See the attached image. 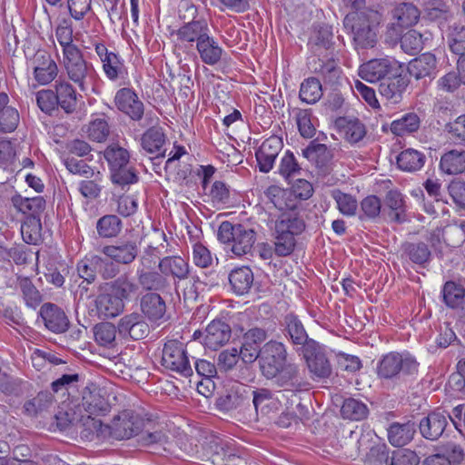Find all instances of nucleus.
<instances>
[{
    "instance_id": "c03bdc74",
    "label": "nucleus",
    "mask_w": 465,
    "mask_h": 465,
    "mask_svg": "<svg viewBox=\"0 0 465 465\" xmlns=\"http://www.w3.org/2000/svg\"><path fill=\"white\" fill-rule=\"evenodd\" d=\"M420 126V118L416 113H406L391 122L390 130L396 136H405L417 132Z\"/></svg>"
},
{
    "instance_id": "5701e85b",
    "label": "nucleus",
    "mask_w": 465,
    "mask_h": 465,
    "mask_svg": "<svg viewBox=\"0 0 465 465\" xmlns=\"http://www.w3.org/2000/svg\"><path fill=\"white\" fill-rule=\"evenodd\" d=\"M409 85V79L403 75L401 71L395 74H391L389 77L381 82L379 85V93L388 102L391 104H399L402 99V94Z\"/></svg>"
},
{
    "instance_id": "f8f14e48",
    "label": "nucleus",
    "mask_w": 465,
    "mask_h": 465,
    "mask_svg": "<svg viewBox=\"0 0 465 465\" xmlns=\"http://www.w3.org/2000/svg\"><path fill=\"white\" fill-rule=\"evenodd\" d=\"M101 252L116 264L130 265L139 255L140 244L134 239H119L113 244L104 246Z\"/></svg>"
},
{
    "instance_id": "3c124183",
    "label": "nucleus",
    "mask_w": 465,
    "mask_h": 465,
    "mask_svg": "<svg viewBox=\"0 0 465 465\" xmlns=\"http://www.w3.org/2000/svg\"><path fill=\"white\" fill-rule=\"evenodd\" d=\"M100 262L99 255L85 256L77 262L76 270L78 275L83 279L80 287L84 282L90 284L95 281Z\"/></svg>"
},
{
    "instance_id": "e2e57ef3",
    "label": "nucleus",
    "mask_w": 465,
    "mask_h": 465,
    "mask_svg": "<svg viewBox=\"0 0 465 465\" xmlns=\"http://www.w3.org/2000/svg\"><path fill=\"white\" fill-rule=\"evenodd\" d=\"M442 293L446 305L453 309L460 307L465 297L464 288L454 282H447L443 286Z\"/></svg>"
},
{
    "instance_id": "4be33fe9",
    "label": "nucleus",
    "mask_w": 465,
    "mask_h": 465,
    "mask_svg": "<svg viewBox=\"0 0 465 465\" xmlns=\"http://www.w3.org/2000/svg\"><path fill=\"white\" fill-rule=\"evenodd\" d=\"M333 32L331 25H321L312 33L308 45L315 56L327 57L332 54Z\"/></svg>"
},
{
    "instance_id": "c85d7f7f",
    "label": "nucleus",
    "mask_w": 465,
    "mask_h": 465,
    "mask_svg": "<svg viewBox=\"0 0 465 465\" xmlns=\"http://www.w3.org/2000/svg\"><path fill=\"white\" fill-rule=\"evenodd\" d=\"M166 135L160 126H152L147 129L141 137V146L149 154L156 157H164Z\"/></svg>"
},
{
    "instance_id": "69168bd1",
    "label": "nucleus",
    "mask_w": 465,
    "mask_h": 465,
    "mask_svg": "<svg viewBox=\"0 0 465 465\" xmlns=\"http://www.w3.org/2000/svg\"><path fill=\"white\" fill-rule=\"evenodd\" d=\"M302 167L291 151H287L281 159L279 165V173L286 180L300 176Z\"/></svg>"
},
{
    "instance_id": "b1692460",
    "label": "nucleus",
    "mask_w": 465,
    "mask_h": 465,
    "mask_svg": "<svg viewBox=\"0 0 465 465\" xmlns=\"http://www.w3.org/2000/svg\"><path fill=\"white\" fill-rule=\"evenodd\" d=\"M282 331L292 344L301 345L302 352L307 349L309 342H316L310 339L308 333L301 320L293 313H288L284 316L282 323Z\"/></svg>"
},
{
    "instance_id": "09e8293b",
    "label": "nucleus",
    "mask_w": 465,
    "mask_h": 465,
    "mask_svg": "<svg viewBox=\"0 0 465 465\" xmlns=\"http://www.w3.org/2000/svg\"><path fill=\"white\" fill-rule=\"evenodd\" d=\"M338 124L344 132L345 140L350 143H357L366 135V127L358 118H341Z\"/></svg>"
},
{
    "instance_id": "4468645a",
    "label": "nucleus",
    "mask_w": 465,
    "mask_h": 465,
    "mask_svg": "<svg viewBox=\"0 0 465 465\" xmlns=\"http://www.w3.org/2000/svg\"><path fill=\"white\" fill-rule=\"evenodd\" d=\"M207 34H210V29L204 19L185 22L171 33L176 37V46L180 48L193 47L194 43L200 42Z\"/></svg>"
},
{
    "instance_id": "6ab92c4d",
    "label": "nucleus",
    "mask_w": 465,
    "mask_h": 465,
    "mask_svg": "<svg viewBox=\"0 0 465 465\" xmlns=\"http://www.w3.org/2000/svg\"><path fill=\"white\" fill-rule=\"evenodd\" d=\"M117 329L121 336L130 337L134 341L144 339L150 332L145 317L136 312L122 317L118 322Z\"/></svg>"
},
{
    "instance_id": "9d476101",
    "label": "nucleus",
    "mask_w": 465,
    "mask_h": 465,
    "mask_svg": "<svg viewBox=\"0 0 465 465\" xmlns=\"http://www.w3.org/2000/svg\"><path fill=\"white\" fill-rule=\"evenodd\" d=\"M272 380L277 386L292 392L307 391L311 389L305 370L296 363L286 362Z\"/></svg>"
},
{
    "instance_id": "ea45409f",
    "label": "nucleus",
    "mask_w": 465,
    "mask_h": 465,
    "mask_svg": "<svg viewBox=\"0 0 465 465\" xmlns=\"http://www.w3.org/2000/svg\"><path fill=\"white\" fill-rule=\"evenodd\" d=\"M229 282L236 294L243 295L247 293L252 286V271L248 266L236 268L230 272Z\"/></svg>"
},
{
    "instance_id": "de8ad7c7",
    "label": "nucleus",
    "mask_w": 465,
    "mask_h": 465,
    "mask_svg": "<svg viewBox=\"0 0 465 465\" xmlns=\"http://www.w3.org/2000/svg\"><path fill=\"white\" fill-rule=\"evenodd\" d=\"M95 228L99 237L114 238L121 232L123 223L117 215L105 214L97 220Z\"/></svg>"
},
{
    "instance_id": "c756f323",
    "label": "nucleus",
    "mask_w": 465,
    "mask_h": 465,
    "mask_svg": "<svg viewBox=\"0 0 465 465\" xmlns=\"http://www.w3.org/2000/svg\"><path fill=\"white\" fill-rule=\"evenodd\" d=\"M330 55L323 58L318 56L311 64L312 70L322 77L325 84L334 85L338 84L341 71L332 54Z\"/></svg>"
},
{
    "instance_id": "ddd939ff",
    "label": "nucleus",
    "mask_w": 465,
    "mask_h": 465,
    "mask_svg": "<svg viewBox=\"0 0 465 465\" xmlns=\"http://www.w3.org/2000/svg\"><path fill=\"white\" fill-rule=\"evenodd\" d=\"M143 420L133 411H124L115 417L109 427L112 438L122 440L138 435L142 430Z\"/></svg>"
},
{
    "instance_id": "473e14b6",
    "label": "nucleus",
    "mask_w": 465,
    "mask_h": 465,
    "mask_svg": "<svg viewBox=\"0 0 465 465\" xmlns=\"http://www.w3.org/2000/svg\"><path fill=\"white\" fill-rule=\"evenodd\" d=\"M136 277L139 288L147 291V292H163L170 286L167 278L161 272L138 268Z\"/></svg>"
},
{
    "instance_id": "37998d69",
    "label": "nucleus",
    "mask_w": 465,
    "mask_h": 465,
    "mask_svg": "<svg viewBox=\"0 0 465 465\" xmlns=\"http://www.w3.org/2000/svg\"><path fill=\"white\" fill-rule=\"evenodd\" d=\"M447 39L450 51L458 55L465 54V25L453 22L447 26V29H441Z\"/></svg>"
},
{
    "instance_id": "f704fd0d",
    "label": "nucleus",
    "mask_w": 465,
    "mask_h": 465,
    "mask_svg": "<svg viewBox=\"0 0 465 465\" xmlns=\"http://www.w3.org/2000/svg\"><path fill=\"white\" fill-rule=\"evenodd\" d=\"M108 290L114 292L124 302L137 298L140 293L138 282L130 278L128 274L120 275L106 284Z\"/></svg>"
},
{
    "instance_id": "f3484780",
    "label": "nucleus",
    "mask_w": 465,
    "mask_h": 465,
    "mask_svg": "<svg viewBox=\"0 0 465 465\" xmlns=\"http://www.w3.org/2000/svg\"><path fill=\"white\" fill-rule=\"evenodd\" d=\"M420 16V10L411 3H401L391 11L393 22L389 25V34L396 37L401 35L403 28L414 25Z\"/></svg>"
},
{
    "instance_id": "680f3d73",
    "label": "nucleus",
    "mask_w": 465,
    "mask_h": 465,
    "mask_svg": "<svg viewBox=\"0 0 465 465\" xmlns=\"http://www.w3.org/2000/svg\"><path fill=\"white\" fill-rule=\"evenodd\" d=\"M295 121L300 134L303 138H312L314 136L316 129L312 122V113L311 109H293Z\"/></svg>"
},
{
    "instance_id": "58836bf2",
    "label": "nucleus",
    "mask_w": 465,
    "mask_h": 465,
    "mask_svg": "<svg viewBox=\"0 0 465 465\" xmlns=\"http://www.w3.org/2000/svg\"><path fill=\"white\" fill-rule=\"evenodd\" d=\"M416 432L414 422H393L388 429V440L395 447L407 445L413 439Z\"/></svg>"
},
{
    "instance_id": "c9c22d12",
    "label": "nucleus",
    "mask_w": 465,
    "mask_h": 465,
    "mask_svg": "<svg viewBox=\"0 0 465 465\" xmlns=\"http://www.w3.org/2000/svg\"><path fill=\"white\" fill-rule=\"evenodd\" d=\"M99 314L104 318H114L124 309V302L113 292L100 293L95 299Z\"/></svg>"
},
{
    "instance_id": "20e7f679",
    "label": "nucleus",
    "mask_w": 465,
    "mask_h": 465,
    "mask_svg": "<svg viewBox=\"0 0 465 465\" xmlns=\"http://www.w3.org/2000/svg\"><path fill=\"white\" fill-rule=\"evenodd\" d=\"M111 181L114 184L124 189L126 186L137 183L138 176L134 168L130 165L129 152L119 144H111L104 152Z\"/></svg>"
},
{
    "instance_id": "6e6552de",
    "label": "nucleus",
    "mask_w": 465,
    "mask_h": 465,
    "mask_svg": "<svg viewBox=\"0 0 465 465\" xmlns=\"http://www.w3.org/2000/svg\"><path fill=\"white\" fill-rule=\"evenodd\" d=\"M251 399L252 387L242 383H235L216 399L215 405L223 411L251 414L252 411Z\"/></svg>"
},
{
    "instance_id": "72a5a7b5",
    "label": "nucleus",
    "mask_w": 465,
    "mask_h": 465,
    "mask_svg": "<svg viewBox=\"0 0 465 465\" xmlns=\"http://www.w3.org/2000/svg\"><path fill=\"white\" fill-rule=\"evenodd\" d=\"M57 107L65 114H72L77 108V94L74 86L65 80L57 81L54 85Z\"/></svg>"
},
{
    "instance_id": "4c0bfd02",
    "label": "nucleus",
    "mask_w": 465,
    "mask_h": 465,
    "mask_svg": "<svg viewBox=\"0 0 465 465\" xmlns=\"http://www.w3.org/2000/svg\"><path fill=\"white\" fill-rule=\"evenodd\" d=\"M302 155L311 163H314L322 172H327L328 164L332 154L326 144L317 143L314 141L302 150Z\"/></svg>"
},
{
    "instance_id": "13d9d810",
    "label": "nucleus",
    "mask_w": 465,
    "mask_h": 465,
    "mask_svg": "<svg viewBox=\"0 0 465 465\" xmlns=\"http://www.w3.org/2000/svg\"><path fill=\"white\" fill-rule=\"evenodd\" d=\"M341 412L344 419L361 420L368 416L369 410L362 401L349 398L343 401Z\"/></svg>"
},
{
    "instance_id": "bb28decb",
    "label": "nucleus",
    "mask_w": 465,
    "mask_h": 465,
    "mask_svg": "<svg viewBox=\"0 0 465 465\" xmlns=\"http://www.w3.org/2000/svg\"><path fill=\"white\" fill-rule=\"evenodd\" d=\"M158 269L164 277L171 276L174 282L186 280L190 274L188 262L179 255L162 258L159 261Z\"/></svg>"
},
{
    "instance_id": "a18cd8bd",
    "label": "nucleus",
    "mask_w": 465,
    "mask_h": 465,
    "mask_svg": "<svg viewBox=\"0 0 465 465\" xmlns=\"http://www.w3.org/2000/svg\"><path fill=\"white\" fill-rule=\"evenodd\" d=\"M425 159L426 157L421 152L406 149L397 156V165L404 172L414 173L423 167Z\"/></svg>"
},
{
    "instance_id": "dca6fc26",
    "label": "nucleus",
    "mask_w": 465,
    "mask_h": 465,
    "mask_svg": "<svg viewBox=\"0 0 465 465\" xmlns=\"http://www.w3.org/2000/svg\"><path fill=\"white\" fill-rule=\"evenodd\" d=\"M302 356L313 379L328 378L331 374V365L326 355L321 351L318 342H309Z\"/></svg>"
},
{
    "instance_id": "6e6d98bb",
    "label": "nucleus",
    "mask_w": 465,
    "mask_h": 465,
    "mask_svg": "<svg viewBox=\"0 0 465 465\" xmlns=\"http://www.w3.org/2000/svg\"><path fill=\"white\" fill-rule=\"evenodd\" d=\"M103 70L106 77L111 81H116L123 78L126 74V69L123 60L115 53H111L101 62Z\"/></svg>"
},
{
    "instance_id": "bf43d9fd",
    "label": "nucleus",
    "mask_w": 465,
    "mask_h": 465,
    "mask_svg": "<svg viewBox=\"0 0 465 465\" xmlns=\"http://www.w3.org/2000/svg\"><path fill=\"white\" fill-rule=\"evenodd\" d=\"M403 253L414 263L423 264L430 260V251L424 242H405L402 244Z\"/></svg>"
},
{
    "instance_id": "9b49d317",
    "label": "nucleus",
    "mask_w": 465,
    "mask_h": 465,
    "mask_svg": "<svg viewBox=\"0 0 465 465\" xmlns=\"http://www.w3.org/2000/svg\"><path fill=\"white\" fill-rule=\"evenodd\" d=\"M401 71L398 61L391 57L371 59L361 64L359 69V75L369 83L382 82L391 74Z\"/></svg>"
},
{
    "instance_id": "79ce46f5",
    "label": "nucleus",
    "mask_w": 465,
    "mask_h": 465,
    "mask_svg": "<svg viewBox=\"0 0 465 465\" xmlns=\"http://www.w3.org/2000/svg\"><path fill=\"white\" fill-rule=\"evenodd\" d=\"M11 202L18 212L34 217L44 212L46 205V202L42 196L22 197L20 194H15L12 196Z\"/></svg>"
},
{
    "instance_id": "603ef678",
    "label": "nucleus",
    "mask_w": 465,
    "mask_h": 465,
    "mask_svg": "<svg viewBox=\"0 0 465 465\" xmlns=\"http://www.w3.org/2000/svg\"><path fill=\"white\" fill-rule=\"evenodd\" d=\"M450 15L451 14L449 10V7L441 0H430L425 5L424 17L430 21L439 22L441 29Z\"/></svg>"
},
{
    "instance_id": "2f4dec72",
    "label": "nucleus",
    "mask_w": 465,
    "mask_h": 465,
    "mask_svg": "<svg viewBox=\"0 0 465 465\" xmlns=\"http://www.w3.org/2000/svg\"><path fill=\"white\" fill-rule=\"evenodd\" d=\"M437 71V60L431 53H424L409 63L410 75L420 80L426 77H434Z\"/></svg>"
},
{
    "instance_id": "7ed1b4c3",
    "label": "nucleus",
    "mask_w": 465,
    "mask_h": 465,
    "mask_svg": "<svg viewBox=\"0 0 465 465\" xmlns=\"http://www.w3.org/2000/svg\"><path fill=\"white\" fill-rule=\"evenodd\" d=\"M420 363L408 351H391L382 355L376 365V374L379 380L392 383L406 382L416 376Z\"/></svg>"
},
{
    "instance_id": "412c9836",
    "label": "nucleus",
    "mask_w": 465,
    "mask_h": 465,
    "mask_svg": "<svg viewBox=\"0 0 465 465\" xmlns=\"http://www.w3.org/2000/svg\"><path fill=\"white\" fill-rule=\"evenodd\" d=\"M44 324L54 333H63L69 328L70 322L65 312L56 304L44 303L39 311Z\"/></svg>"
},
{
    "instance_id": "0e129e2a",
    "label": "nucleus",
    "mask_w": 465,
    "mask_h": 465,
    "mask_svg": "<svg viewBox=\"0 0 465 465\" xmlns=\"http://www.w3.org/2000/svg\"><path fill=\"white\" fill-rule=\"evenodd\" d=\"M423 35L416 30H409L401 37V47L404 53L416 54L423 49Z\"/></svg>"
},
{
    "instance_id": "393cba45",
    "label": "nucleus",
    "mask_w": 465,
    "mask_h": 465,
    "mask_svg": "<svg viewBox=\"0 0 465 465\" xmlns=\"http://www.w3.org/2000/svg\"><path fill=\"white\" fill-rule=\"evenodd\" d=\"M282 148V141L277 136H271L262 142L255 153L259 170L262 173H266L272 169L275 159Z\"/></svg>"
},
{
    "instance_id": "4d7b16f0",
    "label": "nucleus",
    "mask_w": 465,
    "mask_h": 465,
    "mask_svg": "<svg viewBox=\"0 0 465 465\" xmlns=\"http://www.w3.org/2000/svg\"><path fill=\"white\" fill-rule=\"evenodd\" d=\"M331 195L341 214L354 216L357 213L358 202L354 196L345 193L339 189L332 190Z\"/></svg>"
},
{
    "instance_id": "0eeeda50",
    "label": "nucleus",
    "mask_w": 465,
    "mask_h": 465,
    "mask_svg": "<svg viewBox=\"0 0 465 465\" xmlns=\"http://www.w3.org/2000/svg\"><path fill=\"white\" fill-rule=\"evenodd\" d=\"M288 352L286 346L271 340L260 348L259 368L263 377L272 380L279 374L280 369L287 362Z\"/></svg>"
},
{
    "instance_id": "a211bd4d",
    "label": "nucleus",
    "mask_w": 465,
    "mask_h": 465,
    "mask_svg": "<svg viewBox=\"0 0 465 465\" xmlns=\"http://www.w3.org/2000/svg\"><path fill=\"white\" fill-rule=\"evenodd\" d=\"M114 104L122 113L134 121H140L144 114V106L136 93L127 87L119 89L114 96Z\"/></svg>"
},
{
    "instance_id": "5fc2aeb1",
    "label": "nucleus",
    "mask_w": 465,
    "mask_h": 465,
    "mask_svg": "<svg viewBox=\"0 0 465 465\" xmlns=\"http://www.w3.org/2000/svg\"><path fill=\"white\" fill-rule=\"evenodd\" d=\"M54 403V396L50 391H40L35 398L24 405L25 412L29 416H36L46 411Z\"/></svg>"
},
{
    "instance_id": "39448f33",
    "label": "nucleus",
    "mask_w": 465,
    "mask_h": 465,
    "mask_svg": "<svg viewBox=\"0 0 465 465\" xmlns=\"http://www.w3.org/2000/svg\"><path fill=\"white\" fill-rule=\"evenodd\" d=\"M218 240L223 243H231V251L236 256L248 254L256 241V232L242 223L223 222L217 232Z\"/></svg>"
},
{
    "instance_id": "052dcab7",
    "label": "nucleus",
    "mask_w": 465,
    "mask_h": 465,
    "mask_svg": "<svg viewBox=\"0 0 465 465\" xmlns=\"http://www.w3.org/2000/svg\"><path fill=\"white\" fill-rule=\"evenodd\" d=\"M17 285L27 306L35 308L41 303L42 295L28 277L18 276Z\"/></svg>"
},
{
    "instance_id": "2eb2a0df",
    "label": "nucleus",
    "mask_w": 465,
    "mask_h": 465,
    "mask_svg": "<svg viewBox=\"0 0 465 465\" xmlns=\"http://www.w3.org/2000/svg\"><path fill=\"white\" fill-rule=\"evenodd\" d=\"M35 80L42 85L50 84L58 74V67L51 54L38 50L29 61Z\"/></svg>"
},
{
    "instance_id": "338daca9",
    "label": "nucleus",
    "mask_w": 465,
    "mask_h": 465,
    "mask_svg": "<svg viewBox=\"0 0 465 465\" xmlns=\"http://www.w3.org/2000/svg\"><path fill=\"white\" fill-rule=\"evenodd\" d=\"M92 178L80 182L79 192L84 198L94 200L100 197L103 190L101 185L102 175L100 172H97Z\"/></svg>"
},
{
    "instance_id": "cd10ccee",
    "label": "nucleus",
    "mask_w": 465,
    "mask_h": 465,
    "mask_svg": "<svg viewBox=\"0 0 465 465\" xmlns=\"http://www.w3.org/2000/svg\"><path fill=\"white\" fill-rule=\"evenodd\" d=\"M140 309L143 316L156 322L164 318L166 304L159 293L146 292L140 299Z\"/></svg>"
},
{
    "instance_id": "49530a36",
    "label": "nucleus",
    "mask_w": 465,
    "mask_h": 465,
    "mask_svg": "<svg viewBox=\"0 0 465 465\" xmlns=\"http://www.w3.org/2000/svg\"><path fill=\"white\" fill-rule=\"evenodd\" d=\"M385 206L390 209L389 216L391 221L398 223L406 221L405 202L399 191L391 190L386 193Z\"/></svg>"
},
{
    "instance_id": "864d4df0",
    "label": "nucleus",
    "mask_w": 465,
    "mask_h": 465,
    "mask_svg": "<svg viewBox=\"0 0 465 465\" xmlns=\"http://www.w3.org/2000/svg\"><path fill=\"white\" fill-rule=\"evenodd\" d=\"M322 96V87L319 79L309 77L305 79L300 87L299 97L306 104H313Z\"/></svg>"
},
{
    "instance_id": "7c9ffc66",
    "label": "nucleus",
    "mask_w": 465,
    "mask_h": 465,
    "mask_svg": "<svg viewBox=\"0 0 465 465\" xmlns=\"http://www.w3.org/2000/svg\"><path fill=\"white\" fill-rule=\"evenodd\" d=\"M447 424L448 420L444 413L433 411L420 420L419 427L422 437L436 440L442 435Z\"/></svg>"
},
{
    "instance_id": "aec40b11",
    "label": "nucleus",
    "mask_w": 465,
    "mask_h": 465,
    "mask_svg": "<svg viewBox=\"0 0 465 465\" xmlns=\"http://www.w3.org/2000/svg\"><path fill=\"white\" fill-rule=\"evenodd\" d=\"M464 456L461 446L450 441L438 447L434 453L423 460L422 465H460Z\"/></svg>"
},
{
    "instance_id": "a19ab883",
    "label": "nucleus",
    "mask_w": 465,
    "mask_h": 465,
    "mask_svg": "<svg viewBox=\"0 0 465 465\" xmlns=\"http://www.w3.org/2000/svg\"><path fill=\"white\" fill-rule=\"evenodd\" d=\"M440 170L446 174H460L465 171V150H450L445 153L440 162Z\"/></svg>"
},
{
    "instance_id": "a878e982",
    "label": "nucleus",
    "mask_w": 465,
    "mask_h": 465,
    "mask_svg": "<svg viewBox=\"0 0 465 465\" xmlns=\"http://www.w3.org/2000/svg\"><path fill=\"white\" fill-rule=\"evenodd\" d=\"M231 336L230 325L223 321L214 320L207 325L203 342L205 347L216 351L226 344Z\"/></svg>"
},
{
    "instance_id": "8fccbe9b",
    "label": "nucleus",
    "mask_w": 465,
    "mask_h": 465,
    "mask_svg": "<svg viewBox=\"0 0 465 465\" xmlns=\"http://www.w3.org/2000/svg\"><path fill=\"white\" fill-rule=\"evenodd\" d=\"M269 202L278 210H292L294 203L291 199L292 193L276 185H271L265 191Z\"/></svg>"
},
{
    "instance_id": "423d86ee",
    "label": "nucleus",
    "mask_w": 465,
    "mask_h": 465,
    "mask_svg": "<svg viewBox=\"0 0 465 465\" xmlns=\"http://www.w3.org/2000/svg\"><path fill=\"white\" fill-rule=\"evenodd\" d=\"M304 227L302 219L291 214H282L275 223V253L278 256L291 254L295 247L294 236L301 233Z\"/></svg>"
},
{
    "instance_id": "774afa93",
    "label": "nucleus",
    "mask_w": 465,
    "mask_h": 465,
    "mask_svg": "<svg viewBox=\"0 0 465 465\" xmlns=\"http://www.w3.org/2000/svg\"><path fill=\"white\" fill-rule=\"evenodd\" d=\"M420 458L415 451L409 449H401L391 452L390 463L387 465H418Z\"/></svg>"
},
{
    "instance_id": "f03ea898",
    "label": "nucleus",
    "mask_w": 465,
    "mask_h": 465,
    "mask_svg": "<svg viewBox=\"0 0 465 465\" xmlns=\"http://www.w3.org/2000/svg\"><path fill=\"white\" fill-rule=\"evenodd\" d=\"M381 18V14L373 9L348 14L344 17L343 25L351 31L357 50L370 49L376 45Z\"/></svg>"
},
{
    "instance_id": "f257e3e1",
    "label": "nucleus",
    "mask_w": 465,
    "mask_h": 465,
    "mask_svg": "<svg viewBox=\"0 0 465 465\" xmlns=\"http://www.w3.org/2000/svg\"><path fill=\"white\" fill-rule=\"evenodd\" d=\"M55 36L63 48V65L68 78L81 92L86 93L94 84L95 71L93 64L85 61L81 50L73 44L72 26L59 25Z\"/></svg>"
},
{
    "instance_id": "e433bc0d",
    "label": "nucleus",
    "mask_w": 465,
    "mask_h": 465,
    "mask_svg": "<svg viewBox=\"0 0 465 465\" xmlns=\"http://www.w3.org/2000/svg\"><path fill=\"white\" fill-rule=\"evenodd\" d=\"M196 50L202 62L208 65L217 64L223 53V48L219 45L218 42L210 35V34H207L200 42L197 43Z\"/></svg>"
},
{
    "instance_id": "1a4fd4ad",
    "label": "nucleus",
    "mask_w": 465,
    "mask_h": 465,
    "mask_svg": "<svg viewBox=\"0 0 465 465\" xmlns=\"http://www.w3.org/2000/svg\"><path fill=\"white\" fill-rule=\"evenodd\" d=\"M161 363L165 369L184 377L191 376L193 371L184 344L177 340L164 343Z\"/></svg>"
}]
</instances>
